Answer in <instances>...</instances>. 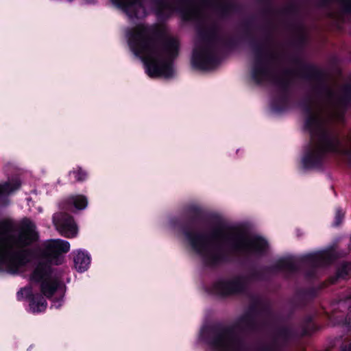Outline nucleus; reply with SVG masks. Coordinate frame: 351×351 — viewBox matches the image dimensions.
Instances as JSON below:
<instances>
[{
    "label": "nucleus",
    "instance_id": "obj_1",
    "mask_svg": "<svg viewBox=\"0 0 351 351\" xmlns=\"http://www.w3.org/2000/svg\"><path fill=\"white\" fill-rule=\"evenodd\" d=\"M126 36L131 51L142 60L150 77L173 75L172 61L178 56L179 43L167 36L165 27L139 24L129 30Z\"/></svg>",
    "mask_w": 351,
    "mask_h": 351
},
{
    "label": "nucleus",
    "instance_id": "obj_2",
    "mask_svg": "<svg viewBox=\"0 0 351 351\" xmlns=\"http://www.w3.org/2000/svg\"><path fill=\"white\" fill-rule=\"evenodd\" d=\"M342 116L338 107H335L331 112L319 108L309 114L305 127L310 133L311 143L302 159L305 168L317 166L326 152L341 151L340 141L332 132L330 122L340 121Z\"/></svg>",
    "mask_w": 351,
    "mask_h": 351
},
{
    "label": "nucleus",
    "instance_id": "obj_3",
    "mask_svg": "<svg viewBox=\"0 0 351 351\" xmlns=\"http://www.w3.org/2000/svg\"><path fill=\"white\" fill-rule=\"evenodd\" d=\"M269 243H187V248L199 255L205 267L217 268L237 261L236 252L263 256Z\"/></svg>",
    "mask_w": 351,
    "mask_h": 351
},
{
    "label": "nucleus",
    "instance_id": "obj_4",
    "mask_svg": "<svg viewBox=\"0 0 351 351\" xmlns=\"http://www.w3.org/2000/svg\"><path fill=\"white\" fill-rule=\"evenodd\" d=\"M261 301L255 300L252 303L248 311L240 316L236 323L231 326H224L217 323L204 328L202 336L204 342L210 347L216 348L226 346L227 340L236 341L240 347L243 344V339L236 334V329L243 332H255L259 328L256 316L259 315V307Z\"/></svg>",
    "mask_w": 351,
    "mask_h": 351
},
{
    "label": "nucleus",
    "instance_id": "obj_5",
    "mask_svg": "<svg viewBox=\"0 0 351 351\" xmlns=\"http://www.w3.org/2000/svg\"><path fill=\"white\" fill-rule=\"evenodd\" d=\"M32 243H0V271L16 274L21 267L36 260V246Z\"/></svg>",
    "mask_w": 351,
    "mask_h": 351
},
{
    "label": "nucleus",
    "instance_id": "obj_6",
    "mask_svg": "<svg viewBox=\"0 0 351 351\" xmlns=\"http://www.w3.org/2000/svg\"><path fill=\"white\" fill-rule=\"evenodd\" d=\"M189 241H249L246 231L238 226L218 225L209 228L205 232H185ZM250 241H266L259 235L253 236Z\"/></svg>",
    "mask_w": 351,
    "mask_h": 351
},
{
    "label": "nucleus",
    "instance_id": "obj_7",
    "mask_svg": "<svg viewBox=\"0 0 351 351\" xmlns=\"http://www.w3.org/2000/svg\"><path fill=\"white\" fill-rule=\"evenodd\" d=\"M43 247L36 246V261L34 276L39 279L52 271V266H59L64 262V254L70 250V243H44Z\"/></svg>",
    "mask_w": 351,
    "mask_h": 351
},
{
    "label": "nucleus",
    "instance_id": "obj_8",
    "mask_svg": "<svg viewBox=\"0 0 351 351\" xmlns=\"http://www.w3.org/2000/svg\"><path fill=\"white\" fill-rule=\"evenodd\" d=\"M38 238L36 226L29 219L19 225L11 219L0 221V241H37Z\"/></svg>",
    "mask_w": 351,
    "mask_h": 351
},
{
    "label": "nucleus",
    "instance_id": "obj_9",
    "mask_svg": "<svg viewBox=\"0 0 351 351\" xmlns=\"http://www.w3.org/2000/svg\"><path fill=\"white\" fill-rule=\"evenodd\" d=\"M340 257L337 252L335 245L323 250L314 253L303 255L300 261L311 268L306 272V277L313 278L315 275V269L320 267L330 265Z\"/></svg>",
    "mask_w": 351,
    "mask_h": 351
},
{
    "label": "nucleus",
    "instance_id": "obj_10",
    "mask_svg": "<svg viewBox=\"0 0 351 351\" xmlns=\"http://www.w3.org/2000/svg\"><path fill=\"white\" fill-rule=\"evenodd\" d=\"M192 64L201 70H210L216 65V55L212 43L208 40L198 41L195 47Z\"/></svg>",
    "mask_w": 351,
    "mask_h": 351
},
{
    "label": "nucleus",
    "instance_id": "obj_11",
    "mask_svg": "<svg viewBox=\"0 0 351 351\" xmlns=\"http://www.w3.org/2000/svg\"><path fill=\"white\" fill-rule=\"evenodd\" d=\"M211 291L221 298L241 295L247 290L246 278L243 276H237L232 279H219L211 286Z\"/></svg>",
    "mask_w": 351,
    "mask_h": 351
},
{
    "label": "nucleus",
    "instance_id": "obj_12",
    "mask_svg": "<svg viewBox=\"0 0 351 351\" xmlns=\"http://www.w3.org/2000/svg\"><path fill=\"white\" fill-rule=\"evenodd\" d=\"M52 272H47V274L38 280L34 276L33 270L30 274L29 279L32 282L40 284V294L49 300L53 297L58 291L62 292V296L56 299L57 302H59L63 299L66 287L60 278L51 276Z\"/></svg>",
    "mask_w": 351,
    "mask_h": 351
},
{
    "label": "nucleus",
    "instance_id": "obj_13",
    "mask_svg": "<svg viewBox=\"0 0 351 351\" xmlns=\"http://www.w3.org/2000/svg\"><path fill=\"white\" fill-rule=\"evenodd\" d=\"M23 294L25 298L28 300L30 311L33 313H38L45 311L47 302L42 294L33 293L31 287H23L17 292L18 300H21Z\"/></svg>",
    "mask_w": 351,
    "mask_h": 351
},
{
    "label": "nucleus",
    "instance_id": "obj_14",
    "mask_svg": "<svg viewBox=\"0 0 351 351\" xmlns=\"http://www.w3.org/2000/svg\"><path fill=\"white\" fill-rule=\"evenodd\" d=\"M112 3L130 19H141L146 15L142 0H111Z\"/></svg>",
    "mask_w": 351,
    "mask_h": 351
},
{
    "label": "nucleus",
    "instance_id": "obj_15",
    "mask_svg": "<svg viewBox=\"0 0 351 351\" xmlns=\"http://www.w3.org/2000/svg\"><path fill=\"white\" fill-rule=\"evenodd\" d=\"M53 220L56 229L64 237L72 239L77 235V226L71 216L58 213L53 216Z\"/></svg>",
    "mask_w": 351,
    "mask_h": 351
},
{
    "label": "nucleus",
    "instance_id": "obj_16",
    "mask_svg": "<svg viewBox=\"0 0 351 351\" xmlns=\"http://www.w3.org/2000/svg\"><path fill=\"white\" fill-rule=\"evenodd\" d=\"M265 269L269 273H276L280 271L296 273L300 270V267L291 257H285L280 258L275 264L265 267Z\"/></svg>",
    "mask_w": 351,
    "mask_h": 351
},
{
    "label": "nucleus",
    "instance_id": "obj_17",
    "mask_svg": "<svg viewBox=\"0 0 351 351\" xmlns=\"http://www.w3.org/2000/svg\"><path fill=\"white\" fill-rule=\"evenodd\" d=\"M318 289L315 287L301 289L296 291L293 300V305L296 308H303L310 301L317 297Z\"/></svg>",
    "mask_w": 351,
    "mask_h": 351
},
{
    "label": "nucleus",
    "instance_id": "obj_18",
    "mask_svg": "<svg viewBox=\"0 0 351 351\" xmlns=\"http://www.w3.org/2000/svg\"><path fill=\"white\" fill-rule=\"evenodd\" d=\"M90 256L84 251L79 250L73 255L74 267L80 273L88 270L90 265Z\"/></svg>",
    "mask_w": 351,
    "mask_h": 351
},
{
    "label": "nucleus",
    "instance_id": "obj_19",
    "mask_svg": "<svg viewBox=\"0 0 351 351\" xmlns=\"http://www.w3.org/2000/svg\"><path fill=\"white\" fill-rule=\"evenodd\" d=\"M300 328V336L301 337L309 336L317 329V326L314 322V317L312 315H306L299 324Z\"/></svg>",
    "mask_w": 351,
    "mask_h": 351
},
{
    "label": "nucleus",
    "instance_id": "obj_20",
    "mask_svg": "<svg viewBox=\"0 0 351 351\" xmlns=\"http://www.w3.org/2000/svg\"><path fill=\"white\" fill-rule=\"evenodd\" d=\"M68 207L73 206L77 210H84L87 207L88 200L86 196L75 195L71 196L67 199Z\"/></svg>",
    "mask_w": 351,
    "mask_h": 351
},
{
    "label": "nucleus",
    "instance_id": "obj_21",
    "mask_svg": "<svg viewBox=\"0 0 351 351\" xmlns=\"http://www.w3.org/2000/svg\"><path fill=\"white\" fill-rule=\"evenodd\" d=\"M276 337L282 340L284 343H287L291 339L297 336L296 331L288 326L280 327L276 333Z\"/></svg>",
    "mask_w": 351,
    "mask_h": 351
},
{
    "label": "nucleus",
    "instance_id": "obj_22",
    "mask_svg": "<svg viewBox=\"0 0 351 351\" xmlns=\"http://www.w3.org/2000/svg\"><path fill=\"white\" fill-rule=\"evenodd\" d=\"M252 77L257 83H261L269 77V71L262 64L256 65L252 71Z\"/></svg>",
    "mask_w": 351,
    "mask_h": 351
},
{
    "label": "nucleus",
    "instance_id": "obj_23",
    "mask_svg": "<svg viewBox=\"0 0 351 351\" xmlns=\"http://www.w3.org/2000/svg\"><path fill=\"white\" fill-rule=\"evenodd\" d=\"M351 276V261H343L337 267L335 274L336 279H346Z\"/></svg>",
    "mask_w": 351,
    "mask_h": 351
},
{
    "label": "nucleus",
    "instance_id": "obj_24",
    "mask_svg": "<svg viewBox=\"0 0 351 351\" xmlns=\"http://www.w3.org/2000/svg\"><path fill=\"white\" fill-rule=\"evenodd\" d=\"M20 186L18 181L0 184V196L8 195Z\"/></svg>",
    "mask_w": 351,
    "mask_h": 351
},
{
    "label": "nucleus",
    "instance_id": "obj_25",
    "mask_svg": "<svg viewBox=\"0 0 351 351\" xmlns=\"http://www.w3.org/2000/svg\"><path fill=\"white\" fill-rule=\"evenodd\" d=\"M174 2V0H160V10L157 12V14L160 15L165 12H171L173 11V8L171 7V3Z\"/></svg>",
    "mask_w": 351,
    "mask_h": 351
},
{
    "label": "nucleus",
    "instance_id": "obj_26",
    "mask_svg": "<svg viewBox=\"0 0 351 351\" xmlns=\"http://www.w3.org/2000/svg\"><path fill=\"white\" fill-rule=\"evenodd\" d=\"M226 342H227V344H226V347L220 348H214V347H212V348L215 349V350H220V351H227V348L230 345H232V346H234L235 351H243V350L244 348L245 344H244V341L243 340V344L241 346H240V347L237 345L236 341L227 340Z\"/></svg>",
    "mask_w": 351,
    "mask_h": 351
},
{
    "label": "nucleus",
    "instance_id": "obj_27",
    "mask_svg": "<svg viewBox=\"0 0 351 351\" xmlns=\"http://www.w3.org/2000/svg\"><path fill=\"white\" fill-rule=\"evenodd\" d=\"M69 175L73 176L74 178L76 181H83L86 178V173L85 171H82L81 168L77 169V170L71 171Z\"/></svg>",
    "mask_w": 351,
    "mask_h": 351
},
{
    "label": "nucleus",
    "instance_id": "obj_28",
    "mask_svg": "<svg viewBox=\"0 0 351 351\" xmlns=\"http://www.w3.org/2000/svg\"><path fill=\"white\" fill-rule=\"evenodd\" d=\"M345 213L341 208H337L335 213L334 225L335 226H339L343 221Z\"/></svg>",
    "mask_w": 351,
    "mask_h": 351
},
{
    "label": "nucleus",
    "instance_id": "obj_29",
    "mask_svg": "<svg viewBox=\"0 0 351 351\" xmlns=\"http://www.w3.org/2000/svg\"><path fill=\"white\" fill-rule=\"evenodd\" d=\"M271 314V311L270 307L268 305L263 304L261 303L259 307V315H265L267 316H270Z\"/></svg>",
    "mask_w": 351,
    "mask_h": 351
},
{
    "label": "nucleus",
    "instance_id": "obj_30",
    "mask_svg": "<svg viewBox=\"0 0 351 351\" xmlns=\"http://www.w3.org/2000/svg\"><path fill=\"white\" fill-rule=\"evenodd\" d=\"M259 351H280L276 346V342L272 345H264L259 348Z\"/></svg>",
    "mask_w": 351,
    "mask_h": 351
},
{
    "label": "nucleus",
    "instance_id": "obj_31",
    "mask_svg": "<svg viewBox=\"0 0 351 351\" xmlns=\"http://www.w3.org/2000/svg\"><path fill=\"white\" fill-rule=\"evenodd\" d=\"M341 351H351V342L348 345L341 346Z\"/></svg>",
    "mask_w": 351,
    "mask_h": 351
},
{
    "label": "nucleus",
    "instance_id": "obj_32",
    "mask_svg": "<svg viewBox=\"0 0 351 351\" xmlns=\"http://www.w3.org/2000/svg\"><path fill=\"white\" fill-rule=\"evenodd\" d=\"M251 275L252 277L254 278H260L261 276V273L258 271H254L253 272H252Z\"/></svg>",
    "mask_w": 351,
    "mask_h": 351
},
{
    "label": "nucleus",
    "instance_id": "obj_33",
    "mask_svg": "<svg viewBox=\"0 0 351 351\" xmlns=\"http://www.w3.org/2000/svg\"><path fill=\"white\" fill-rule=\"evenodd\" d=\"M82 1H83V3L84 4H88V3H90L95 2V0H82Z\"/></svg>",
    "mask_w": 351,
    "mask_h": 351
},
{
    "label": "nucleus",
    "instance_id": "obj_34",
    "mask_svg": "<svg viewBox=\"0 0 351 351\" xmlns=\"http://www.w3.org/2000/svg\"><path fill=\"white\" fill-rule=\"evenodd\" d=\"M46 241H50V242H52V241H63L61 239H48Z\"/></svg>",
    "mask_w": 351,
    "mask_h": 351
},
{
    "label": "nucleus",
    "instance_id": "obj_35",
    "mask_svg": "<svg viewBox=\"0 0 351 351\" xmlns=\"http://www.w3.org/2000/svg\"><path fill=\"white\" fill-rule=\"evenodd\" d=\"M191 13H189L187 15L185 16L186 18H190L191 16Z\"/></svg>",
    "mask_w": 351,
    "mask_h": 351
}]
</instances>
